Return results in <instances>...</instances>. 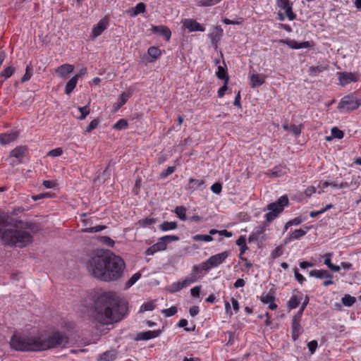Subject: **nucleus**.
Here are the masks:
<instances>
[{"mask_svg": "<svg viewBox=\"0 0 361 361\" xmlns=\"http://www.w3.org/2000/svg\"><path fill=\"white\" fill-rule=\"evenodd\" d=\"M279 42L280 44H287L290 48L295 49L307 48L309 46L308 42H303L298 43L295 40H290V39H280L279 41Z\"/></svg>", "mask_w": 361, "mask_h": 361, "instance_id": "412c9836", "label": "nucleus"}, {"mask_svg": "<svg viewBox=\"0 0 361 361\" xmlns=\"http://www.w3.org/2000/svg\"><path fill=\"white\" fill-rule=\"evenodd\" d=\"M25 149L26 148L23 146L16 147L11 152V157H13L17 159L22 158L25 154Z\"/></svg>", "mask_w": 361, "mask_h": 361, "instance_id": "72a5a7b5", "label": "nucleus"}, {"mask_svg": "<svg viewBox=\"0 0 361 361\" xmlns=\"http://www.w3.org/2000/svg\"><path fill=\"white\" fill-rule=\"evenodd\" d=\"M245 241V238L243 236H240L235 242L236 245L240 247V255H243L248 248L247 246L246 245Z\"/></svg>", "mask_w": 361, "mask_h": 361, "instance_id": "37998d69", "label": "nucleus"}, {"mask_svg": "<svg viewBox=\"0 0 361 361\" xmlns=\"http://www.w3.org/2000/svg\"><path fill=\"white\" fill-rule=\"evenodd\" d=\"M333 255V252H328L322 255L321 257L324 258V264L326 265L330 270L338 272L341 270V267L331 263V258Z\"/></svg>", "mask_w": 361, "mask_h": 361, "instance_id": "4be33fe9", "label": "nucleus"}, {"mask_svg": "<svg viewBox=\"0 0 361 361\" xmlns=\"http://www.w3.org/2000/svg\"><path fill=\"white\" fill-rule=\"evenodd\" d=\"M331 133V136L334 138L341 139L344 136L343 132L338 129L337 127L332 128Z\"/></svg>", "mask_w": 361, "mask_h": 361, "instance_id": "5fc2aeb1", "label": "nucleus"}, {"mask_svg": "<svg viewBox=\"0 0 361 361\" xmlns=\"http://www.w3.org/2000/svg\"><path fill=\"white\" fill-rule=\"evenodd\" d=\"M216 75L219 79L224 80L226 83H228L229 78L227 73L226 66L224 67L219 66L218 67V71L216 73Z\"/></svg>", "mask_w": 361, "mask_h": 361, "instance_id": "c85d7f7f", "label": "nucleus"}, {"mask_svg": "<svg viewBox=\"0 0 361 361\" xmlns=\"http://www.w3.org/2000/svg\"><path fill=\"white\" fill-rule=\"evenodd\" d=\"M175 170H176L175 166H169L164 171H163L160 174V176L161 178H165L167 176H169V175L172 174L175 171Z\"/></svg>", "mask_w": 361, "mask_h": 361, "instance_id": "e2e57ef3", "label": "nucleus"}, {"mask_svg": "<svg viewBox=\"0 0 361 361\" xmlns=\"http://www.w3.org/2000/svg\"><path fill=\"white\" fill-rule=\"evenodd\" d=\"M189 183L190 184L193 183L192 186H189V188L193 190L196 189L203 190L205 188V182L203 180H198L191 178L189 179Z\"/></svg>", "mask_w": 361, "mask_h": 361, "instance_id": "c756f323", "label": "nucleus"}, {"mask_svg": "<svg viewBox=\"0 0 361 361\" xmlns=\"http://www.w3.org/2000/svg\"><path fill=\"white\" fill-rule=\"evenodd\" d=\"M68 338L59 331L51 334L39 332L35 334H14L10 341L12 348L20 351H43L55 348H64Z\"/></svg>", "mask_w": 361, "mask_h": 361, "instance_id": "f03ea898", "label": "nucleus"}, {"mask_svg": "<svg viewBox=\"0 0 361 361\" xmlns=\"http://www.w3.org/2000/svg\"><path fill=\"white\" fill-rule=\"evenodd\" d=\"M211 190L215 194H219L222 190V185L220 183H214L211 186Z\"/></svg>", "mask_w": 361, "mask_h": 361, "instance_id": "338daca9", "label": "nucleus"}, {"mask_svg": "<svg viewBox=\"0 0 361 361\" xmlns=\"http://www.w3.org/2000/svg\"><path fill=\"white\" fill-rule=\"evenodd\" d=\"M147 53L152 59L150 61L157 60L161 56V50L156 47H150L148 49Z\"/></svg>", "mask_w": 361, "mask_h": 361, "instance_id": "f704fd0d", "label": "nucleus"}, {"mask_svg": "<svg viewBox=\"0 0 361 361\" xmlns=\"http://www.w3.org/2000/svg\"><path fill=\"white\" fill-rule=\"evenodd\" d=\"M105 228L104 226H96L82 229V233H97Z\"/></svg>", "mask_w": 361, "mask_h": 361, "instance_id": "864d4df0", "label": "nucleus"}, {"mask_svg": "<svg viewBox=\"0 0 361 361\" xmlns=\"http://www.w3.org/2000/svg\"><path fill=\"white\" fill-rule=\"evenodd\" d=\"M305 234V231L301 228L295 229L294 231L289 234V237L286 238V243H287L288 241H291L293 240H298L303 237Z\"/></svg>", "mask_w": 361, "mask_h": 361, "instance_id": "cd10ccee", "label": "nucleus"}, {"mask_svg": "<svg viewBox=\"0 0 361 361\" xmlns=\"http://www.w3.org/2000/svg\"><path fill=\"white\" fill-rule=\"evenodd\" d=\"M114 354L111 351H106L101 355L98 361H111L114 359Z\"/></svg>", "mask_w": 361, "mask_h": 361, "instance_id": "3c124183", "label": "nucleus"}, {"mask_svg": "<svg viewBox=\"0 0 361 361\" xmlns=\"http://www.w3.org/2000/svg\"><path fill=\"white\" fill-rule=\"evenodd\" d=\"M99 125V120L98 119H94L92 120L90 124L88 125V126L85 129V133H90L91 132L92 130H94V128H96L97 127V126Z\"/></svg>", "mask_w": 361, "mask_h": 361, "instance_id": "69168bd1", "label": "nucleus"}, {"mask_svg": "<svg viewBox=\"0 0 361 361\" xmlns=\"http://www.w3.org/2000/svg\"><path fill=\"white\" fill-rule=\"evenodd\" d=\"M286 173V168L284 166H276L274 167L271 171V176H276V177H280L282 176L283 174Z\"/></svg>", "mask_w": 361, "mask_h": 361, "instance_id": "c03bdc74", "label": "nucleus"}, {"mask_svg": "<svg viewBox=\"0 0 361 361\" xmlns=\"http://www.w3.org/2000/svg\"><path fill=\"white\" fill-rule=\"evenodd\" d=\"M86 267L93 277L109 282L122 276L126 264L121 257L111 252L98 251L87 259Z\"/></svg>", "mask_w": 361, "mask_h": 361, "instance_id": "f257e3e1", "label": "nucleus"}, {"mask_svg": "<svg viewBox=\"0 0 361 361\" xmlns=\"http://www.w3.org/2000/svg\"><path fill=\"white\" fill-rule=\"evenodd\" d=\"M63 154V149L61 147H58L54 149H51L48 152V156L52 157H59Z\"/></svg>", "mask_w": 361, "mask_h": 361, "instance_id": "0e129e2a", "label": "nucleus"}, {"mask_svg": "<svg viewBox=\"0 0 361 361\" xmlns=\"http://www.w3.org/2000/svg\"><path fill=\"white\" fill-rule=\"evenodd\" d=\"M128 128V122L126 119H119L113 126L115 130H123Z\"/></svg>", "mask_w": 361, "mask_h": 361, "instance_id": "a18cd8bd", "label": "nucleus"}, {"mask_svg": "<svg viewBox=\"0 0 361 361\" xmlns=\"http://www.w3.org/2000/svg\"><path fill=\"white\" fill-rule=\"evenodd\" d=\"M177 223L176 221H164L159 226V228L162 231H168L171 230H174L177 228Z\"/></svg>", "mask_w": 361, "mask_h": 361, "instance_id": "473e14b6", "label": "nucleus"}, {"mask_svg": "<svg viewBox=\"0 0 361 361\" xmlns=\"http://www.w3.org/2000/svg\"><path fill=\"white\" fill-rule=\"evenodd\" d=\"M264 81V78L258 74H253L250 76V83L252 88L261 86Z\"/></svg>", "mask_w": 361, "mask_h": 361, "instance_id": "bb28decb", "label": "nucleus"}, {"mask_svg": "<svg viewBox=\"0 0 361 361\" xmlns=\"http://www.w3.org/2000/svg\"><path fill=\"white\" fill-rule=\"evenodd\" d=\"M0 240L7 245L24 247L32 242V236L26 231L5 228L1 232Z\"/></svg>", "mask_w": 361, "mask_h": 361, "instance_id": "20e7f679", "label": "nucleus"}, {"mask_svg": "<svg viewBox=\"0 0 361 361\" xmlns=\"http://www.w3.org/2000/svg\"><path fill=\"white\" fill-rule=\"evenodd\" d=\"M221 1L222 0H199L197 5L201 7H210L216 5Z\"/></svg>", "mask_w": 361, "mask_h": 361, "instance_id": "e433bc0d", "label": "nucleus"}, {"mask_svg": "<svg viewBox=\"0 0 361 361\" xmlns=\"http://www.w3.org/2000/svg\"><path fill=\"white\" fill-rule=\"evenodd\" d=\"M15 72V68L8 66L0 73V76L4 77L5 79L10 78Z\"/></svg>", "mask_w": 361, "mask_h": 361, "instance_id": "09e8293b", "label": "nucleus"}, {"mask_svg": "<svg viewBox=\"0 0 361 361\" xmlns=\"http://www.w3.org/2000/svg\"><path fill=\"white\" fill-rule=\"evenodd\" d=\"M289 202L286 195L281 196L277 201L269 204L267 206V210L269 212L264 217L268 223H271L283 211L284 207L288 206Z\"/></svg>", "mask_w": 361, "mask_h": 361, "instance_id": "423d86ee", "label": "nucleus"}, {"mask_svg": "<svg viewBox=\"0 0 361 361\" xmlns=\"http://www.w3.org/2000/svg\"><path fill=\"white\" fill-rule=\"evenodd\" d=\"M161 312L165 317H171L177 312V308L176 307H171L170 308L161 310Z\"/></svg>", "mask_w": 361, "mask_h": 361, "instance_id": "13d9d810", "label": "nucleus"}, {"mask_svg": "<svg viewBox=\"0 0 361 361\" xmlns=\"http://www.w3.org/2000/svg\"><path fill=\"white\" fill-rule=\"evenodd\" d=\"M77 83L78 80H76V78L73 77L72 78H71L66 85L65 93L66 94H70L76 87Z\"/></svg>", "mask_w": 361, "mask_h": 361, "instance_id": "2f4dec72", "label": "nucleus"}, {"mask_svg": "<svg viewBox=\"0 0 361 361\" xmlns=\"http://www.w3.org/2000/svg\"><path fill=\"white\" fill-rule=\"evenodd\" d=\"M268 224L264 223L262 225H260L255 228V230L250 233L248 238L249 242L257 241L261 238L262 235L265 232Z\"/></svg>", "mask_w": 361, "mask_h": 361, "instance_id": "dca6fc26", "label": "nucleus"}, {"mask_svg": "<svg viewBox=\"0 0 361 361\" xmlns=\"http://www.w3.org/2000/svg\"><path fill=\"white\" fill-rule=\"evenodd\" d=\"M32 72H33L32 66L31 65H27L25 68V73L21 78V82H25L28 81L32 75Z\"/></svg>", "mask_w": 361, "mask_h": 361, "instance_id": "ea45409f", "label": "nucleus"}, {"mask_svg": "<svg viewBox=\"0 0 361 361\" xmlns=\"http://www.w3.org/2000/svg\"><path fill=\"white\" fill-rule=\"evenodd\" d=\"M141 277V274L140 273L134 274L130 279L126 283V287L130 288L133 285H134Z\"/></svg>", "mask_w": 361, "mask_h": 361, "instance_id": "603ef678", "label": "nucleus"}, {"mask_svg": "<svg viewBox=\"0 0 361 361\" xmlns=\"http://www.w3.org/2000/svg\"><path fill=\"white\" fill-rule=\"evenodd\" d=\"M301 298L297 295H293L288 302V307L290 309H295L296 308L299 303L300 302Z\"/></svg>", "mask_w": 361, "mask_h": 361, "instance_id": "58836bf2", "label": "nucleus"}, {"mask_svg": "<svg viewBox=\"0 0 361 361\" xmlns=\"http://www.w3.org/2000/svg\"><path fill=\"white\" fill-rule=\"evenodd\" d=\"M343 305L345 307H351L356 302V298L349 294H345L341 299Z\"/></svg>", "mask_w": 361, "mask_h": 361, "instance_id": "c9c22d12", "label": "nucleus"}, {"mask_svg": "<svg viewBox=\"0 0 361 361\" xmlns=\"http://www.w3.org/2000/svg\"><path fill=\"white\" fill-rule=\"evenodd\" d=\"M188 320L185 319H181L179 320L178 323V326L180 327V328H184L185 330L186 331H194L195 329V327L193 328H187V325H188Z\"/></svg>", "mask_w": 361, "mask_h": 361, "instance_id": "bf43d9fd", "label": "nucleus"}, {"mask_svg": "<svg viewBox=\"0 0 361 361\" xmlns=\"http://www.w3.org/2000/svg\"><path fill=\"white\" fill-rule=\"evenodd\" d=\"M283 128L286 131H290L295 135H299L301 133L300 126L295 125V124H292V125L283 124Z\"/></svg>", "mask_w": 361, "mask_h": 361, "instance_id": "7c9ffc66", "label": "nucleus"}, {"mask_svg": "<svg viewBox=\"0 0 361 361\" xmlns=\"http://www.w3.org/2000/svg\"><path fill=\"white\" fill-rule=\"evenodd\" d=\"M294 275H295V279L300 284H302L306 281V279L301 274L299 273V271H298L297 268H295L294 269Z\"/></svg>", "mask_w": 361, "mask_h": 361, "instance_id": "774afa93", "label": "nucleus"}, {"mask_svg": "<svg viewBox=\"0 0 361 361\" xmlns=\"http://www.w3.org/2000/svg\"><path fill=\"white\" fill-rule=\"evenodd\" d=\"M228 252L225 251L211 256L206 262H203L202 269L208 271L212 267H215L222 264L228 257Z\"/></svg>", "mask_w": 361, "mask_h": 361, "instance_id": "6e6552de", "label": "nucleus"}, {"mask_svg": "<svg viewBox=\"0 0 361 361\" xmlns=\"http://www.w3.org/2000/svg\"><path fill=\"white\" fill-rule=\"evenodd\" d=\"M133 94V90H128L126 92H123L118 100V102L116 104V109H119L121 108L122 106H123L126 102L128 100V99L132 96Z\"/></svg>", "mask_w": 361, "mask_h": 361, "instance_id": "a878e982", "label": "nucleus"}, {"mask_svg": "<svg viewBox=\"0 0 361 361\" xmlns=\"http://www.w3.org/2000/svg\"><path fill=\"white\" fill-rule=\"evenodd\" d=\"M166 249V245L164 244V242H163L160 238L159 239V241L152 245L151 247H148L145 251L146 255H152L154 253L159 252V251H164Z\"/></svg>", "mask_w": 361, "mask_h": 361, "instance_id": "6ab92c4d", "label": "nucleus"}, {"mask_svg": "<svg viewBox=\"0 0 361 361\" xmlns=\"http://www.w3.org/2000/svg\"><path fill=\"white\" fill-rule=\"evenodd\" d=\"M300 320L301 318L295 316L292 319V338L293 341H296L302 332Z\"/></svg>", "mask_w": 361, "mask_h": 361, "instance_id": "4468645a", "label": "nucleus"}, {"mask_svg": "<svg viewBox=\"0 0 361 361\" xmlns=\"http://www.w3.org/2000/svg\"><path fill=\"white\" fill-rule=\"evenodd\" d=\"M156 222V219L154 218H146L144 219H141L138 221V224L141 227H149L151 225L154 224Z\"/></svg>", "mask_w": 361, "mask_h": 361, "instance_id": "de8ad7c7", "label": "nucleus"}, {"mask_svg": "<svg viewBox=\"0 0 361 361\" xmlns=\"http://www.w3.org/2000/svg\"><path fill=\"white\" fill-rule=\"evenodd\" d=\"M18 131H11L9 133L0 134V143L3 145L11 143L15 141L18 137Z\"/></svg>", "mask_w": 361, "mask_h": 361, "instance_id": "f3484780", "label": "nucleus"}, {"mask_svg": "<svg viewBox=\"0 0 361 361\" xmlns=\"http://www.w3.org/2000/svg\"><path fill=\"white\" fill-rule=\"evenodd\" d=\"M361 106V98H358L355 94H349L344 96L340 101L338 109L341 112L353 111Z\"/></svg>", "mask_w": 361, "mask_h": 361, "instance_id": "0eeeda50", "label": "nucleus"}, {"mask_svg": "<svg viewBox=\"0 0 361 361\" xmlns=\"http://www.w3.org/2000/svg\"><path fill=\"white\" fill-rule=\"evenodd\" d=\"M289 202L286 195L281 196L277 201L269 204L267 206V210L269 212L264 217L268 223H271L283 211L284 207L288 206Z\"/></svg>", "mask_w": 361, "mask_h": 361, "instance_id": "39448f33", "label": "nucleus"}, {"mask_svg": "<svg viewBox=\"0 0 361 361\" xmlns=\"http://www.w3.org/2000/svg\"><path fill=\"white\" fill-rule=\"evenodd\" d=\"M309 275L312 277H315L317 279H332L333 275L330 274L328 271L324 269H314L312 270Z\"/></svg>", "mask_w": 361, "mask_h": 361, "instance_id": "b1692460", "label": "nucleus"}, {"mask_svg": "<svg viewBox=\"0 0 361 361\" xmlns=\"http://www.w3.org/2000/svg\"><path fill=\"white\" fill-rule=\"evenodd\" d=\"M78 110L80 112V116L78 117V119L83 120L86 118V116L90 114V109L87 106L78 107Z\"/></svg>", "mask_w": 361, "mask_h": 361, "instance_id": "6e6d98bb", "label": "nucleus"}, {"mask_svg": "<svg viewBox=\"0 0 361 361\" xmlns=\"http://www.w3.org/2000/svg\"><path fill=\"white\" fill-rule=\"evenodd\" d=\"M146 11V6L144 3L140 2L138 3L135 7L131 8L129 9L127 13L131 16V17H135L140 13H143Z\"/></svg>", "mask_w": 361, "mask_h": 361, "instance_id": "393cba45", "label": "nucleus"}, {"mask_svg": "<svg viewBox=\"0 0 361 361\" xmlns=\"http://www.w3.org/2000/svg\"><path fill=\"white\" fill-rule=\"evenodd\" d=\"M127 307L111 293H104L94 303L93 317L97 322L107 325L120 321L126 314Z\"/></svg>", "mask_w": 361, "mask_h": 361, "instance_id": "7ed1b4c3", "label": "nucleus"}, {"mask_svg": "<svg viewBox=\"0 0 361 361\" xmlns=\"http://www.w3.org/2000/svg\"><path fill=\"white\" fill-rule=\"evenodd\" d=\"M152 32L154 34L164 37L166 41H169L171 37V32L170 29L165 25L152 26Z\"/></svg>", "mask_w": 361, "mask_h": 361, "instance_id": "2eb2a0df", "label": "nucleus"}, {"mask_svg": "<svg viewBox=\"0 0 361 361\" xmlns=\"http://www.w3.org/2000/svg\"><path fill=\"white\" fill-rule=\"evenodd\" d=\"M318 343L316 340H312L307 343L308 350L311 354H314L317 348Z\"/></svg>", "mask_w": 361, "mask_h": 361, "instance_id": "680f3d73", "label": "nucleus"}, {"mask_svg": "<svg viewBox=\"0 0 361 361\" xmlns=\"http://www.w3.org/2000/svg\"><path fill=\"white\" fill-rule=\"evenodd\" d=\"M160 331H147L140 332L137 334L136 340L137 341H147L152 338H157L160 334Z\"/></svg>", "mask_w": 361, "mask_h": 361, "instance_id": "aec40b11", "label": "nucleus"}, {"mask_svg": "<svg viewBox=\"0 0 361 361\" xmlns=\"http://www.w3.org/2000/svg\"><path fill=\"white\" fill-rule=\"evenodd\" d=\"M259 299L264 305L269 304L270 310H274L277 308V305L274 302L276 299L275 291L272 288L268 292H264Z\"/></svg>", "mask_w": 361, "mask_h": 361, "instance_id": "1a4fd4ad", "label": "nucleus"}, {"mask_svg": "<svg viewBox=\"0 0 361 361\" xmlns=\"http://www.w3.org/2000/svg\"><path fill=\"white\" fill-rule=\"evenodd\" d=\"M337 74L341 86H345L352 82H357L359 80V74L356 73L338 72Z\"/></svg>", "mask_w": 361, "mask_h": 361, "instance_id": "9d476101", "label": "nucleus"}, {"mask_svg": "<svg viewBox=\"0 0 361 361\" xmlns=\"http://www.w3.org/2000/svg\"><path fill=\"white\" fill-rule=\"evenodd\" d=\"M326 69L327 66H310L309 68V72L311 75H317V74L323 72Z\"/></svg>", "mask_w": 361, "mask_h": 361, "instance_id": "a19ab883", "label": "nucleus"}, {"mask_svg": "<svg viewBox=\"0 0 361 361\" xmlns=\"http://www.w3.org/2000/svg\"><path fill=\"white\" fill-rule=\"evenodd\" d=\"M223 30L219 27H216L213 31H212L208 37L211 39L212 45L216 46L217 43L221 39L222 35Z\"/></svg>", "mask_w": 361, "mask_h": 361, "instance_id": "5701e85b", "label": "nucleus"}, {"mask_svg": "<svg viewBox=\"0 0 361 361\" xmlns=\"http://www.w3.org/2000/svg\"><path fill=\"white\" fill-rule=\"evenodd\" d=\"M74 71V66L68 63L63 64L56 69V73L60 78H66Z\"/></svg>", "mask_w": 361, "mask_h": 361, "instance_id": "a211bd4d", "label": "nucleus"}, {"mask_svg": "<svg viewBox=\"0 0 361 361\" xmlns=\"http://www.w3.org/2000/svg\"><path fill=\"white\" fill-rule=\"evenodd\" d=\"M283 255V247L281 245L276 247L271 253L272 258L275 259Z\"/></svg>", "mask_w": 361, "mask_h": 361, "instance_id": "052dcab7", "label": "nucleus"}, {"mask_svg": "<svg viewBox=\"0 0 361 361\" xmlns=\"http://www.w3.org/2000/svg\"><path fill=\"white\" fill-rule=\"evenodd\" d=\"M109 20L107 18L101 19L97 25H95L92 30V39H94L99 36L108 27Z\"/></svg>", "mask_w": 361, "mask_h": 361, "instance_id": "ddd939ff", "label": "nucleus"}, {"mask_svg": "<svg viewBox=\"0 0 361 361\" xmlns=\"http://www.w3.org/2000/svg\"><path fill=\"white\" fill-rule=\"evenodd\" d=\"M179 237L175 235H164L160 238V240H161L163 242H164V244L167 246L168 243H170L171 242L178 241L179 240Z\"/></svg>", "mask_w": 361, "mask_h": 361, "instance_id": "8fccbe9b", "label": "nucleus"}, {"mask_svg": "<svg viewBox=\"0 0 361 361\" xmlns=\"http://www.w3.org/2000/svg\"><path fill=\"white\" fill-rule=\"evenodd\" d=\"M277 5L284 11L286 16L289 20L296 18V15L293 11V4L289 0H277Z\"/></svg>", "mask_w": 361, "mask_h": 361, "instance_id": "9b49d317", "label": "nucleus"}, {"mask_svg": "<svg viewBox=\"0 0 361 361\" xmlns=\"http://www.w3.org/2000/svg\"><path fill=\"white\" fill-rule=\"evenodd\" d=\"M182 288H183L182 283L180 281H176L169 286L168 290L170 293H176L180 290Z\"/></svg>", "mask_w": 361, "mask_h": 361, "instance_id": "49530a36", "label": "nucleus"}, {"mask_svg": "<svg viewBox=\"0 0 361 361\" xmlns=\"http://www.w3.org/2000/svg\"><path fill=\"white\" fill-rule=\"evenodd\" d=\"M177 216L182 221L186 220V209L184 207L182 206H178L175 208L174 210Z\"/></svg>", "mask_w": 361, "mask_h": 361, "instance_id": "4c0bfd02", "label": "nucleus"}, {"mask_svg": "<svg viewBox=\"0 0 361 361\" xmlns=\"http://www.w3.org/2000/svg\"><path fill=\"white\" fill-rule=\"evenodd\" d=\"M192 238L195 241L211 242L213 240V238L210 235L197 234L193 235Z\"/></svg>", "mask_w": 361, "mask_h": 361, "instance_id": "79ce46f5", "label": "nucleus"}, {"mask_svg": "<svg viewBox=\"0 0 361 361\" xmlns=\"http://www.w3.org/2000/svg\"><path fill=\"white\" fill-rule=\"evenodd\" d=\"M155 305L153 301L144 303L140 308V312L152 311L154 309Z\"/></svg>", "mask_w": 361, "mask_h": 361, "instance_id": "4d7b16f0", "label": "nucleus"}, {"mask_svg": "<svg viewBox=\"0 0 361 361\" xmlns=\"http://www.w3.org/2000/svg\"><path fill=\"white\" fill-rule=\"evenodd\" d=\"M182 23L183 26L188 29L189 32H204L205 30L204 26L192 18H185L182 20Z\"/></svg>", "mask_w": 361, "mask_h": 361, "instance_id": "f8f14e48", "label": "nucleus"}]
</instances>
